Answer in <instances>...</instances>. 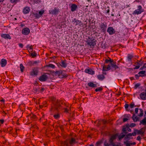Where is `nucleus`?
<instances>
[{
    "instance_id": "19",
    "label": "nucleus",
    "mask_w": 146,
    "mask_h": 146,
    "mask_svg": "<svg viewBox=\"0 0 146 146\" xmlns=\"http://www.w3.org/2000/svg\"><path fill=\"white\" fill-rule=\"evenodd\" d=\"M134 56L133 54H128L127 55V60L130 62H131L132 61V59L133 57Z\"/></svg>"
},
{
    "instance_id": "47",
    "label": "nucleus",
    "mask_w": 146,
    "mask_h": 146,
    "mask_svg": "<svg viewBox=\"0 0 146 146\" xmlns=\"http://www.w3.org/2000/svg\"><path fill=\"white\" fill-rule=\"evenodd\" d=\"M145 74V71H142L139 72L138 73V74Z\"/></svg>"
},
{
    "instance_id": "11",
    "label": "nucleus",
    "mask_w": 146,
    "mask_h": 146,
    "mask_svg": "<svg viewBox=\"0 0 146 146\" xmlns=\"http://www.w3.org/2000/svg\"><path fill=\"white\" fill-rule=\"evenodd\" d=\"M48 78L46 74H44L40 76L39 78V80L41 82L45 81Z\"/></svg>"
},
{
    "instance_id": "21",
    "label": "nucleus",
    "mask_w": 146,
    "mask_h": 146,
    "mask_svg": "<svg viewBox=\"0 0 146 146\" xmlns=\"http://www.w3.org/2000/svg\"><path fill=\"white\" fill-rule=\"evenodd\" d=\"M74 21L75 23H76L75 24L76 26L79 25L80 26H81V25H83V23L81 21L76 20L75 19H74Z\"/></svg>"
},
{
    "instance_id": "60",
    "label": "nucleus",
    "mask_w": 146,
    "mask_h": 146,
    "mask_svg": "<svg viewBox=\"0 0 146 146\" xmlns=\"http://www.w3.org/2000/svg\"><path fill=\"white\" fill-rule=\"evenodd\" d=\"M110 146H119L118 145L116 144L115 143L110 145Z\"/></svg>"
},
{
    "instance_id": "18",
    "label": "nucleus",
    "mask_w": 146,
    "mask_h": 146,
    "mask_svg": "<svg viewBox=\"0 0 146 146\" xmlns=\"http://www.w3.org/2000/svg\"><path fill=\"white\" fill-rule=\"evenodd\" d=\"M85 72L86 73L90 74H94V72L91 69L86 68L85 70Z\"/></svg>"
},
{
    "instance_id": "6",
    "label": "nucleus",
    "mask_w": 146,
    "mask_h": 146,
    "mask_svg": "<svg viewBox=\"0 0 146 146\" xmlns=\"http://www.w3.org/2000/svg\"><path fill=\"white\" fill-rule=\"evenodd\" d=\"M44 13V10H42L41 11H39L38 13H33V14L34 15L35 19H38L40 17H42V15Z\"/></svg>"
},
{
    "instance_id": "54",
    "label": "nucleus",
    "mask_w": 146,
    "mask_h": 146,
    "mask_svg": "<svg viewBox=\"0 0 146 146\" xmlns=\"http://www.w3.org/2000/svg\"><path fill=\"white\" fill-rule=\"evenodd\" d=\"M110 65H109L107 66L106 68V71L109 70L110 69Z\"/></svg>"
},
{
    "instance_id": "20",
    "label": "nucleus",
    "mask_w": 146,
    "mask_h": 146,
    "mask_svg": "<svg viewBox=\"0 0 146 146\" xmlns=\"http://www.w3.org/2000/svg\"><path fill=\"white\" fill-rule=\"evenodd\" d=\"M132 118L134 122H136L139 121V118L136 116L134 113L133 114Z\"/></svg>"
},
{
    "instance_id": "10",
    "label": "nucleus",
    "mask_w": 146,
    "mask_h": 146,
    "mask_svg": "<svg viewBox=\"0 0 146 146\" xmlns=\"http://www.w3.org/2000/svg\"><path fill=\"white\" fill-rule=\"evenodd\" d=\"M70 8L71 9L72 12H73L75 11L78 9V6L77 5L75 4H72L69 5Z\"/></svg>"
},
{
    "instance_id": "39",
    "label": "nucleus",
    "mask_w": 146,
    "mask_h": 146,
    "mask_svg": "<svg viewBox=\"0 0 146 146\" xmlns=\"http://www.w3.org/2000/svg\"><path fill=\"white\" fill-rule=\"evenodd\" d=\"M62 71L60 70L56 71V73L58 76H60V74H62Z\"/></svg>"
},
{
    "instance_id": "28",
    "label": "nucleus",
    "mask_w": 146,
    "mask_h": 146,
    "mask_svg": "<svg viewBox=\"0 0 146 146\" xmlns=\"http://www.w3.org/2000/svg\"><path fill=\"white\" fill-rule=\"evenodd\" d=\"M20 0H10V2L13 5L16 4L17 3L20 2Z\"/></svg>"
},
{
    "instance_id": "24",
    "label": "nucleus",
    "mask_w": 146,
    "mask_h": 146,
    "mask_svg": "<svg viewBox=\"0 0 146 146\" xmlns=\"http://www.w3.org/2000/svg\"><path fill=\"white\" fill-rule=\"evenodd\" d=\"M97 78L99 80L102 81L104 80L105 77L103 74H100L97 76Z\"/></svg>"
},
{
    "instance_id": "27",
    "label": "nucleus",
    "mask_w": 146,
    "mask_h": 146,
    "mask_svg": "<svg viewBox=\"0 0 146 146\" xmlns=\"http://www.w3.org/2000/svg\"><path fill=\"white\" fill-rule=\"evenodd\" d=\"M66 61V60H65L62 61L60 65L62 67L65 68L66 67L67 65Z\"/></svg>"
},
{
    "instance_id": "17",
    "label": "nucleus",
    "mask_w": 146,
    "mask_h": 146,
    "mask_svg": "<svg viewBox=\"0 0 146 146\" xmlns=\"http://www.w3.org/2000/svg\"><path fill=\"white\" fill-rule=\"evenodd\" d=\"M141 99L143 100H146V94L145 92L141 93L140 94Z\"/></svg>"
},
{
    "instance_id": "9",
    "label": "nucleus",
    "mask_w": 146,
    "mask_h": 146,
    "mask_svg": "<svg viewBox=\"0 0 146 146\" xmlns=\"http://www.w3.org/2000/svg\"><path fill=\"white\" fill-rule=\"evenodd\" d=\"M38 70L36 68H33L30 72V75L32 76H36L38 74Z\"/></svg>"
},
{
    "instance_id": "16",
    "label": "nucleus",
    "mask_w": 146,
    "mask_h": 146,
    "mask_svg": "<svg viewBox=\"0 0 146 146\" xmlns=\"http://www.w3.org/2000/svg\"><path fill=\"white\" fill-rule=\"evenodd\" d=\"M7 62L6 60L5 59H2L0 61V64L2 67L5 66L6 65Z\"/></svg>"
},
{
    "instance_id": "25",
    "label": "nucleus",
    "mask_w": 146,
    "mask_h": 146,
    "mask_svg": "<svg viewBox=\"0 0 146 146\" xmlns=\"http://www.w3.org/2000/svg\"><path fill=\"white\" fill-rule=\"evenodd\" d=\"M124 144L126 145V146H131V145H134L136 144V143L135 142L129 143L127 141H124Z\"/></svg>"
},
{
    "instance_id": "14",
    "label": "nucleus",
    "mask_w": 146,
    "mask_h": 146,
    "mask_svg": "<svg viewBox=\"0 0 146 146\" xmlns=\"http://www.w3.org/2000/svg\"><path fill=\"white\" fill-rule=\"evenodd\" d=\"M30 11V9L29 7L27 6L23 8V12L24 14H27L29 13Z\"/></svg>"
},
{
    "instance_id": "56",
    "label": "nucleus",
    "mask_w": 146,
    "mask_h": 146,
    "mask_svg": "<svg viewBox=\"0 0 146 146\" xmlns=\"http://www.w3.org/2000/svg\"><path fill=\"white\" fill-rule=\"evenodd\" d=\"M139 109L138 108H135V112L136 114H137L138 112Z\"/></svg>"
},
{
    "instance_id": "59",
    "label": "nucleus",
    "mask_w": 146,
    "mask_h": 146,
    "mask_svg": "<svg viewBox=\"0 0 146 146\" xmlns=\"http://www.w3.org/2000/svg\"><path fill=\"white\" fill-rule=\"evenodd\" d=\"M28 64L29 65H30V66H32L33 64L32 63V62L31 61H30L28 63Z\"/></svg>"
},
{
    "instance_id": "7",
    "label": "nucleus",
    "mask_w": 146,
    "mask_h": 146,
    "mask_svg": "<svg viewBox=\"0 0 146 146\" xmlns=\"http://www.w3.org/2000/svg\"><path fill=\"white\" fill-rule=\"evenodd\" d=\"M60 12V10L58 8L55 7L53 9L49 11V13L53 15H58Z\"/></svg>"
},
{
    "instance_id": "49",
    "label": "nucleus",
    "mask_w": 146,
    "mask_h": 146,
    "mask_svg": "<svg viewBox=\"0 0 146 146\" xmlns=\"http://www.w3.org/2000/svg\"><path fill=\"white\" fill-rule=\"evenodd\" d=\"M140 84L139 83H137L135 84L134 88L135 89H137L138 87L139 86Z\"/></svg>"
},
{
    "instance_id": "3",
    "label": "nucleus",
    "mask_w": 146,
    "mask_h": 146,
    "mask_svg": "<svg viewBox=\"0 0 146 146\" xmlns=\"http://www.w3.org/2000/svg\"><path fill=\"white\" fill-rule=\"evenodd\" d=\"M86 42L87 44L90 46L91 47H93L96 44V40L93 38L92 37H91L88 36V38H86Z\"/></svg>"
},
{
    "instance_id": "1",
    "label": "nucleus",
    "mask_w": 146,
    "mask_h": 146,
    "mask_svg": "<svg viewBox=\"0 0 146 146\" xmlns=\"http://www.w3.org/2000/svg\"><path fill=\"white\" fill-rule=\"evenodd\" d=\"M66 108V104L60 100H56L54 101L51 105L50 111L52 112H58L63 110H64V112H68L69 108L68 106Z\"/></svg>"
},
{
    "instance_id": "42",
    "label": "nucleus",
    "mask_w": 146,
    "mask_h": 146,
    "mask_svg": "<svg viewBox=\"0 0 146 146\" xmlns=\"http://www.w3.org/2000/svg\"><path fill=\"white\" fill-rule=\"evenodd\" d=\"M102 143V141H98L96 142V146H102L101 145Z\"/></svg>"
},
{
    "instance_id": "62",
    "label": "nucleus",
    "mask_w": 146,
    "mask_h": 146,
    "mask_svg": "<svg viewBox=\"0 0 146 146\" xmlns=\"http://www.w3.org/2000/svg\"><path fill=\"white\" fill-rule=\"evenodd\" d=\"M45 90V88H42L40 90V92H43Z\"/></svg>"
},
{
    "instance_id": "50",
    "label": "nucleus",
    "mask_w": 146,
    "mask_h": 146,
    "mask_svg": "<svg viewBox=\"0 0 146 146\" xmlns=\"http://www.w3.org/2000/svg\"><path fill=\"white\" fill-rule=\"evenodd\" d=\"M34 2L35 3L37 4L41 2L40 0H34Z\"/></svg>"
},
{
    "instance_id": "55",
    "label": "nucleus",
    "mask_w": 146,
    "mask_h": 146,
    "mask_svg": "<svg viewBox=\"0 0 146 146\" xmlns=\"http://www.w3.org/2000/svg\"><path fill=\"white\" fill-rule=\"evenodd\" d=\"M137 140L139 141H141V138L140 136H138L137 138Z\"/></svg>"
},
{
    "instance_id": "64",
    "label": "nucleus",
    "mask_w": 146,
    "mask_h": 146,
    "mask_svg": "<svg viewBox=\"0 0 146 146\" xmlns=\"http://www.w3.org/2000/svg\"><path fill=\"white\" fill-rule=\"evenodd\" d=\"M49 124L47 123V122H46V121L44 122L43 123V124L44 125H49Z\"/></svg>"
},
{
    "instance_id": "22",
    "label": "nucleus",
    "mask_w": 146,
    "mask_h": 146,
    "mask_svg": "<svg viewBox=\"0 0 146 146\" xmlns=\"http://www.w3.org/2000/svg\"><path fill=\"white\" fill-rule=\"evenodd\" d=\"M110 65L111 67L114 68L115 70L117 68H119V67L116 65V62L114 61H113V62L110 63Z\"/></svg>"
},
{
    "instance_id": "61",
    "label": "nucleus",
    "mask_w": 146,
    "mask_h": 146,
    "mask_svg": "<svg viewBox=\"0 0 146 146\" xmlns=\"http://www.w3.org/2000/svg\"><path fill=\"white\" fill-rule=\"evenodd\" d=\"M128 120L127 118H124L123 119V122H125L126 121Z\"/></svg>"
},
{
    "instance_id": "8",
    "label": "nucleus",
    "mask_w": 146,
    "mask_h": 146,
    "mask_svg": "<svg viewBox=\"0 0 146 146\" xmlns=\"http://www.w3.org/2000/svg\"><path fill=\"white\" fill-rule=\"evenodd\" d=\"M136 132L137 134H140L142 136L144 135V133L145 131V128L143 127L140 130L135 129Z\"/></svg>"
},
{
    "instance_id": "43",
    "label": "nucleus",
    "mask_w": 146,
    "mask_h": 146,
    "mask_svg": "<svg viewBox=\"0 0 146 146\" xmlns=\"http://www.w3.org/2000/svg\"><path fill=\"white\" fill-rule=\"evenodd\" d=\"M129 106V105L128 104H125L124 107L127 111H129L130 110V109L128 108Z\"/></svg>"
},
{
    "instance_id": "30",
    "label": "nucleus",
    "mask_w": 146,
    "mask_h": 146,
    "mask_svg": "<svg viewBox=\"0 0 146 146\" xmlns=\"http://www.w3.org/2000/svg\"><path fill=\"white\" fill-rule=\"evenodd\" d=\"M88 86L90 87H97L96 85L94 84L92 82H90L88 83Z\"/></svg>"
},
{
    "instance_id": "46",
    "label": "nucleus",
    "mask_w": 146,
    "mask_h": 146,
    "mask_svg": "<svg viewBox=\"0 0 146 146\" xmlns=\"http://www.w3.org/2000/svg\"><path fill=\"white\" fill-rule=\"evenodd\" d=\"M132 136L131 133H129L126 135V137L125 138V139H128L129 138V136Z\"/></svg>"
},
{
    "instance_id": "13",
    "label": "nucleus",
    "mask_w": 146,
    "mask_h": 146,
    "mask_svg": "<svg viewBox=\"0 0 146 146\" xmlns=\"http://www.w3.org/2000/svg\"><path fill=\"white\" fill-rule=\"evenodd\" d=\"M30 31V30L29 28H25L22 30V33L24 35H27L29 33Z\"/></svg>"
},
{
    "instance_id": "40",
    "label": "nucleus",
    "mask_w": 146,
    "mask_h": 146,
    "mask_svg": "<svg viewBox=\"0 0 146 146\" xmlns=\"http://www.w3.org/2000/svg\"><path fill=\"white\" fill-rule=\"evenodd\" d=\"M125 136V134H122L120 135H118V136L119 140H120L123 138Z\"/></svg>"
},
{
    "instance_id": "31",
    "label": "nucleus",
    "mask_w": 146,
    "mask_h": 146,
    "mask_svg": "<svg viewBox=\"0 0 146 146\" xmlns=\"http://www.w3.org/2000/svg\"><path fill=\"white\" fill-rule=\"evenodd\" d=\"M113 61H114L113 60L111 59L110 58V59H106L105 60V63L107 64L110 62V63H111L112 62H113Z\"/></svg>"
},
{
    "instance_id": "33",
    "label": "nucleus",
    "mask_w": 146,
    "mask_h": 146,
    "mask_svg": "<svg viewBox=\"0 0 146 146\" xmlns=\"http://www.w3.org/2000/svg\"><path fill=\"white\" fill-rule=\"evenodd\" d=\"M62 144L64 146H68V141L67 140H66L65 141L62 142Z\"/></svg>"
},
{
    "instance_id": "57",
    "label": "nucleus",
    "mask_w": 146,
    "mask_h": 146,
    "mask_svg": "<svg viewBox=\"0 0 146 146\" xmlns=\"http://www.w3.org/2000/svg\"><path fill=\"white\" fill-rule=\"evenodd\" d=\"M136 134L137 133L136 132V131L135 130L133 133H131L132 136L133 135V136H135L136 135Z\"/></svg>"
},
{
    "instance_id": "36",
    "label": "nucleus",
    "mask_w": 146,
    "mask_h": 146,
    "mask_svg": "<svg viewBox=\"0 0 146 146\" xmlns=\"http://www.w3.org/2000/svg\"><path fill=\"white\" fill-rule=\"evenodd\" d=\"M46 66L52 68H54L55 67V66L52 64H49L48 65H46Z\"/></svg>"
},
{
    "instance_id": "53",
    "label": "nucleus",
    "mask_w": 146,
    "mask_h": 146,
    "mask_svg": "<svg viewBox=\"0 0 146 146\" xmlns=\"http://www.w3.org/2000/svg\"><path fill=\"white\" fill-rule=\"evenodd\" d=\"M106 68L107 67L106 66L104 65L103 67L102 70L104 71H106Z\"/></svg>"
},
{
    "instance_id": "34",
    "label": "nucleus",
    "mask_w": 146,
    "mask_h": 146,
    "mask_svg": "<svg viewBox=\"0 0 146 146\" xmlns=\"http://www.w3.org/2000/svg\"><path fill=\"white\" fill-rule=\"evenodd\" d=\"M139 110L140 111V113L138 115L140 117H141L143 116V110L141 108H140Z\"/></svg>"
},
{
    "instance_id": "51",
    "label": "nucleus",
    "mask_w": 146,
    "mask_h": 146,
    "mask_svg": "<svg viewBox=\"0 0 146 146\" xmlns=\"http://www.w3.org/2000/svg\"><path fill=\"white\" fill-rule=\"evenodd\" d=\"M136 126V124L134 123H131L129 126V127H133Z\"/></svg>"
},
{
    "instance_id": "48",
    "label": "nucleus",
    "mask_w": 146,
    "mask_h": 146,
    "mask_svg": "<svg viewBox=\"0 0 146 146\" xmlns=\"http://www.w3.org/2000/svg\"><path fill=\"white\" fill-rule=\"evenodd\" d=\"M143 76L141 75V74H139V75H138L137 74H136L135 75V77L136 79H139V77L140 76Z\"/></svg>"
},
{
    "instance_id": "2",
    "label": "nucleus",
    "mask_w": 146,
    "mask_h": 146,
    "mask_svg": "<svg viewBox=\"0 0 146 146\" xmlns=\"http://www.w3.org/2000/svg\"><path fill=\"white\" fill-rule=\"evenodd\" d=\"M118 135V133H116L115 134L112 135L110 138L109 141L110 143H108L106 141H105L104 143V146H110V145L114 143L113 142L114 140H115Z\"/></svg>"
},
{
    "instance_id": "35",
    "label": "nucleus",
    "mask_w": 146,
    "mask_h": 146,
    "mask_svg": "<svg viewBox=\"0 0 146 146\" xmlns=\"http://www.w3.org/2000/svg\"><path fill=\"white\" fill-rule=\"evenodd\" d=\"M54 117L55 119H58L60 117V115L59 113L54 114L53 116Z\"/></svg>"
},
{
    "instance_id": "5",
    "label": "nucleus",
    "mask_w": 146,
    "mask_h": 146,
    "mask_svg": "<svg viewBox=\"0 0 146 146\" xmlns=\"http://www.w3.org/2000/svg\"><path fill=\"white\" fill-rule=\"evenodd\" d=\"M107 23L105 22L104 23H101L100 26L101 31L104 33H105L106 31V29L107 28Z\"/></svg>"
},
{
    "instance_id": "45",
    "label": "nucleus",
    "mask_w": 146,
    "mask_h": 146,
    "mask_svg": "<svg viewBox=\"0 0 146 146\" xmlns=\"http://www.w3.org/2000/svg\"><path fill=\"white\" fill-rule=\"evenodd\" d=\"M129 106L131 108H133L134 106H135V104L133 102H132Z\"/></svg>"
},
{
    "instance_id": "12",
    "label": "nucleus",
    "mask_w": 146,
    "mask_h": 146,
    "mask_svg": "<svg viewBox=\"0 0 146 146\" xmlns=\"http://www.w3.org/2000/svg\"><path fill=\"white\" fill-rule=\"evenodd\" d=\"M107 32L110 35H112L115 33V32L114 29L112 27H109L108 28Z\"/></svg>"
},
{
    "instance_id": "52",
    "label": "nucleus",
    "mask_w": 146,
    "mask_h": 146,
    "mask_svg": "<svg viewBox=\"0 0 146 146\" xmlns=\"http://www.w3.org/2000/svg\"><path fill=\"white\" fill-rule=\"evenodd\" d=\"M62 75L63 76L62 77V78H65L67 77L68 76V75L66 74H64L62 73Z\"/></svg>"
},
{
    "instance_id": "4",
    "label": "nucleus",
    "mask_w": 146,
    "mask_h": 146,
    "mask_svg": "<svg viewBox=\"0 0 146 146\" xmlns=\"http://www.w3.org/2000/svg\"><path fill=\"white\" fill-rule=\"evenodd\" d=\"M138 9L135 10L132 13L133 15H138L141 14L144 11L143 9L142 8L141 5H139L137 6Z\"/></svg>"
},
{
    "instance_id": "58",
    "label": "nucleus",
    "mask_w": 146,
    "mask_h": 146,
    "mask_svg": "<svg viewBox=\"0 0 146 146\" xmlns=\"http://www.w3.org/2000/svg\"><path fill=\"white\" fill-rule=\"evenodd\" d=\"M19 46L21 48H23V44L22 43H19Z\"/></svg>"
},
{
    "instance_id": "63",
    "label": "nucleus",
    "mask_w": 146,
    "mask_h": 146,
    "mask_svg": "<svg viewBox=\"0 0 146 146\" xmlns=\"http://www.w3.org/2000/svg\"><path fill=\"white\" fill-rule=\"evenodd\" d=\"M96 122H98V126H99L101 124L100 121L99 120H98V121H96Z\"/></svg>"
},
{
    "instance_id": "15",
    "label": "nucleus",
    "mask_w": 146,
    "mask_h": 146,
    "mask_svg": "<svg viewBox=\"0 0 146 146\" xmlns=\"http://www.w3.org/2000/svg\"><path fill=\"white\" fill-rule=\"evenodd\" d=\"M1 36L5 39H11V37L8 34H1Z\"/></svg>"
},
{
    "instance_id": "29",
    "label": "nucleus",
    "mask_w": 146,
    "mask_h": 146,
    "mask_svg": "<svg viewBox=\"0 0 146 146\" xmlns=\"http://www.w3.org/2000/svg\"><path fill=\"white\" fill-rule=\"evenodd\" d=\"M29 116L30 117V119L32 120H34L36 119V117L35 115L33 114H30Z\"/></svg>"
},
{
    "instance_id": "26",
    "label": "nucleus",
    "mask_w": 146,
    "mask_h": 146,
    "mask_svg": "<svg viewBox=\"0 0 146 146\" xmlns=\"http://www.w3.org/2000/svg\"><path fill=\"white\" fill-rule=\"evenodd\" d=\"M76 143V139L73 137H71L69 141V143L72 145Z\"/></svg>"
},
{
    "instance_id": "23",
    "label": "nucleus",
    "mask_w": 146,
    "mask_h": 146,
    "mask_svg": "<svg viewBox=\"0 0 146 146\" xmlns=\"http://www.w3.org/2000/svg\"><path fill=\"white\" fill-rule=\"evenodd\" d=\"M142 124L144 125H146V117H144V118L141 120L140 121V123L139 124L140 125Z\"/></svg>"
},
{
    "instance_id": "38",
    "label": "nucleus",
    "mask_w": 146,
    "mask_h": 146,
    "mask_svg": "<svg viewBox=\"0 0 146 146\" xmlns=\"http://www.w3.org/2000/svg\"><path fill=\"white\" fill-rule=\"evenodd\" d=\"M20 66L21 72H23L24 70L25 67L23 66V64H20Z\"/></svg>"
},
{
    "instance_id": "44",
    "label": "nucleus",
    "mask_w": 146,
    "mask_h": 146,
    "mask_svg": "<svg viewBox=\"0 0 146 146\" xmlns=\"http://www.w3.org/2000/svg\"><path fill=\"white\" fill-rule=\"evenodd\" d=\"M37 54L35 52H33L31 54V55L32 56L33 58L35 57L36 56Z\"/></svg>"
},
{
    "instance_id": "41",
    "label": "nucleus",
    "mask_w": 146,
    "mask_h": 146,
    "mask_svg": "<svg viewBox=\"0 0 146 146\" xmlns=\"http://www.w3.org/2000/svg\"><path fill=\"white\" fill-rule=\"evenodd\" d=\"M137 66H136L135 68H134V69H138L139 68L140 66V64L138 62H137Z\"/></svg>"
},
{
    "instance_id": "32",
    "label": "nucleus",
    "mask_w": 146,
    "mask_h": 146,
    "mask_svg": "<svg viewBox=\"0 0 146 146\" xmlns=\"http://www.w3.org/2000/svg\"><path fill=\"white\" fill-rule=\"evenodd\" d=\"M127 126H126L125 127H124L123 128L122 131L123 132V133L125 134H126L127 133Z\"/></svg>"
},
{
    "instance_id": "37",
    "label": "nucleus",
    "mask_w": 146,
    "mask_h": 146,
    "mask_svg": "<svg viewBox=\"0 0 146 146\" xmlns=\"http://www.w3.org/2000/svg\"><path fill=\"white\" fill-rule=\"evenodd\" d=\"M102 90H103L102 87H98V88H96L95 89V91L96 92H100V91H102Z\"/></svg>"
}]
</instances>
